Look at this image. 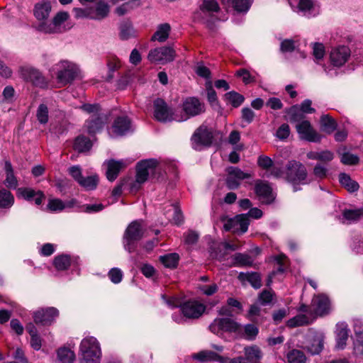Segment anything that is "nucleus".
I'll return each mask as SVG.
<instances>
[{
  "label": "nucleus",
  "instance_id": "42",
  "mask_svg": "<svg viewBox=\"0 0 363 363\" xmlns=\"http://www.w3.org/2000/svg\"><path fill=\"white\" fill-rule=\"evenodd\" d=\"M290 123H301L304 120L305 116L297 106H292L286 110Z\"/></svg>",
  "mask_w": 363,
  "mask_h": 363
},
{
  "label": "nucleus",
  "instance_id": "40",
  "mask_svg": "<svg viewBox=\"0 0 363 363\" xmlns=\"http://www.w3.org/2000/svg\"><path fill=\"white\" fill-rule=\"evenodd\" d=\"M179 256L177 253H170L160 256V260L167 268H176L178 265Z\"/></svg>",
  "mask_w": 363,
  "mask_h": 363
},
{
  "label": "nucleus",
  "instance_id": "21",
  "mask_svg": "<svg viewBox=\"0 0 363 363\" xmlns=\"http://www.w3.org/2000/svg\"><path fill=\"white\" fill-rule=\"evenodd\" d=\"M107 166L106 176L109 182H113L118 177L120 172L125 167L124 162L121 160H109L106 162Z\"/></svg>",
  "mask_w": 363,
  "mask_h": 363
},
{
  "label": "nucleus",
  "instance_id": "33",
  "mask_svg": "<svg viewBox=\"0 0 363 363\" xmlns=\"http://www.w3.org/2000/svg\"><path fill=\"white\" fill-rule=\"evenodd\" d=\"M313 322L312 319H310L305 314H298L290 319H289L286 322V325L289 328H296L303 325H308Z\"/></svg>",
  "mask_w": 363,
  "mask_h": 363
},
{
  "label": "nucleus",
  "instance_id": "56",
  "mask_svg": "<svg viewBox=\"0 0 363 363\" xmlns=\"http://www.w3.org/2000/svg\"><path fill=\"white\" fill-rule=\"evenodd\" d=\"M81 108L87 113L91 114V117H94L97 115L104 113L101 112L100 106L97 104H85L81 106Z\"/></svg>",
  "mask_w": 363,
  "mask_h": 363
},
{
  "label": "nucleus",
  "instance_id": "9",
  "mask_svg": "<svg viewBox=\"0 0 363 363\" xmlns=\"http://www.w3.org/2000/svg\"><path fill=\"white\" fill-rule=\"evenodd\" d=\"M18 72L23 80L29 82L36 86L45 87L47 85L45 78L43 76L42 73L33 67H21Z\"/></svg>",
  "mask_w": 363,
  "mask_h": 363
},
{
  "label": "nucleus",
  "instance_id": "7",
  "mask_svg": "<svg viewBox=\"0 0 363 363\" xmlns=\"http://www.w3.org/2000/svg\"><path fill=\"white\" fill-rule=\"evenodd\" d=\"M206 306L196 300H189L179 305L181 313L190 320L199 319L205 312Z\"/></svg>",
  "mask_w": 363,
  "mask_h": 363
},
{
  "label": "nucleus",
  "instance_id": "5",
  "mask_svg": "<svg viewBox=\"0 0 363 363\" xmlns=\"http://www.w3.org/2000/svg\"><path fill=\"white\" fill-rule=\"evenodd\" d=\"M58 82L66 85L71 83L77 77L78 68L74 63L67 60H62L54 66Z\"/></svg>",
  "mask_w": 363,
  "mask_h": 363
},
{
  "label": "nucleus",
  "instance_id": "14",
  "mask_svg": "<svg viewBox=\"0 0 363 363\" xmlns=\"http://www.w3.org/2000/svg\"><path fill=\"white\" fill-rule=\"evenodd\" d=\"M311 307L316 315L324 316L330 312V301L326 295L318 294L313 298Z\"/></svg>",
  "mask_w": 363,
  "mask_h": 363
},
{
  "label": "nucleus",
  "instance_id": "18",
  "mask_svg": "<svg viewBox=\"0 0 363 363\" xmlns=\"http://www.w3.org/2000/svg\"><path fill=\"white\" fill-rule=\"evenodd\" d=\"M113 133L117 136H123L131 130L130 120L125 116H118L112 125Z\"/></svg>",
  "mask_w": 363,
  "mask_h": 363
},
{
  "label": "nucleus",
  "instance_id": "11",
  "mask_svg": "<svg viewBox=\"0 0 363 363\" xmlns=\"http://www.w3.org/2000/svg\"><path fill=\"white\" fill-rule=\"evenodd\" d=\"M175 55V51L172 47L164 46L150 50L147 58L151 62L163 64L173 61Z\"/></svg>",
  "mask_w": 363,
  "mask_h": 363
},
{
  "label": "nucleus",
  "instance_id": "37",
  "mask_svg": "<svg viewBox=\"0 0 363 363\" xmlns=\"http://www.w3.org/2000/svg\"><path fill=\"white\" fill-rule=\"evenodd\" d=\"M53 265L58 271L67 270L71 265V257L67 255H58L55 257Z\"/></svg>",
  "mask_w": 363,
  "mask_h": 363
},
{
  "label": "nucleus",
  "instance_id": "4",
  "mask_svg": "<svg viewBox=\"0 0 363 363\" xmlns=\"http://www.w3.org/2000/svg\"><path fill=\"white\" fill-rule=\"evenodd\" d=\"M144 229L141 220H134L127 227L124 235L123 240L125 250L132 252L135 250L134 242L139 241L143 238Z\"/></svg>",
  "mask_w": 363,
  "mask_h": 363
},
{
  "label": "nucleus",
  "instance_id": "25",
  "mask_svg": "<svg viewBox=\"0 0 363 363\" xmlns=\"http://www.w3.org/2000/svg\"><path fill=\"white\" fill-rule=\"evenodd\" d=\"M141 5V0H129L117 6L114 12L118 16H123L139 8Z\"/></svg>",
  "mask_w": 363,
  "mask_h": 363
},
{
  "label": "nucleus",
  "instance_id": "48",
  "mask_svg": "<svg viewBox=\"0 0 363 363\" xmlns=\"http://www.w3.org/2000/svg\"><path fill=\"white\" fill-rule=\"evenodd\" d=\"M48 113L49 111L48 106L44 104H40L36 111V118L38 121L42 125L46 124L49 120Z\"/></svg>",
  "mask_w": 363,
  "mask_h": 363
},
{
  "label": "nucleus",
  "instance_id": "19",
  "mask_svg": "<svg viewBox=\"0 0 363 363\" xmlns=\"http://www.w3.org/2000/svg\"><path fill=\"white\" fill-rule=\"evenodd\" d=\"M194 359L199 362H218L228 363V357H223L211 350H202L192 355Z\"/></svg>",
  "mask_w": 363,
  "mask_h": 363
},
{
  "label": "nucleus",
  "instance_id": "28",
  "mask_svg": "<svg viewBox=\"0 0 363 363\" xmlns=\"http://www.w3.org/2000/svg\"><path fill=\"white\" fill-rule=\"evenodd\" d=\"M4 169L6 172V179L4 181V184L9 189H16V187L18 186V180L13 174L12 164L8 160L5 162Z\"/></svg>",
  "mask_w": 363,
  "mask_h": 363
},
{
  "label": "nucleus",
  "instance_id": "29",
  "mask_svg": "<svg viewBox=\"0 0 363 363\" xmlns=\"http://www.w3.org/2000/svg\"><path fill=\"white\" fill-rule=\"evenodd\" d=\"M92 143L89 138L84 135H79L74 140L73 148L78 152H85L90 150Z\"/></svg>",
  "mask_w": 363,
  "mask_h": 363
},
{
  "label": "nucleus",
  "instance_id": "22",
  "mask_svg": "<svg viewBox=\"0 0 363 363\" xmlns=\"http://www.w3.org/2000/svg\"><path fill=\"white\" fill-rule=\"evenodd\" d=\"M91 8V19L101 21L106 18L110 13V6L107 2L100 1L95 8Z\"/></svg>",
  "mask_w": 363,
  "mask_h": 363
},
{
  "label": "nucleus",
  "instance_id": "64",
  "mask_svg": "<svg viewBox=\"0 0 363 363\" xmlns=\"http://www.w3.org/2000/svg\"><path fill=\"white\" fill-rule=\"evenodd\" d=\"M108 275L111 281L114 284L120 283L123 278V272L118 268H112L108 272Z\"/></svg>",
  "mask_w": 363,
  "mask_h": 363
},
{
  "label": "nucleus",
  "instance_id": "20",
  "mask_svg": "<svg viewBox=\"0 0 363 363\" xmlns=\"http://www.w3.org/2000/svg\"><path fill=\"white\" fill-rule=\"evenodd\" d=\"M255 191L262 203L269 204L273 201L272 189L268 184L262 182H257Z\"/></svg>",
  "mask_w": 363,
  "mask_h": 363
},
{
  "label": "nucleus",
  "instance_id": "47",
  "mask_svg": "<svg viewBox=\"0 0 363 363\" xmlns=\"http://www.w3.org/2000/svg\"><path fill=\"white\" fill-rule=\"evenodd\" d=\"M275 294L272 290L264 289L258 296L257 303L267 306L272 303Z\"/></svg>",
  "mask_w": 363,
  "mask_h": 363
},
{
  "label": "nucleus",
  "instance_id": "57",
  "mask_svg": "<svg viewBox=\"0 0 363 363\" xmlns=\"http://www.w3.org/2000/svg\"><path fill=\"white\" fill-rule=\"evenodd\" d=\"M69 13L66 11L58 12L52 20L54 25L58 27L60 33L62 32L61 26L68 19Z\"/></svg>",
  "mask_w": 363,
  "mask_h": 363
},
{
  "label": "nucleus",
  "instance_id": "45",
  "mask_svg": "<svg viewBox=\"0 0 363 363\" xmlns=\"http://www.w3.org/2000/svg\"><path fill=\"white\" fill-rule=\"evenodd\" d=\"M99 183V177L96 174L87 177H82L79 184L87 190L95 189Z\"/></svg>",
  "mask_w": 363,
  "mask_h": 363
},
{
  "label": "nucleus",
  "instance_id": "60",
  "mask_svg": "<svg viewBox=\"0 0 363 363\" xmlns=\"http://www.w3.org/2000/svg\"><path fill=\"white\" fill-rule=\"evenodd\" d=\"M323 349V340L320 338L314 339L311 345L308 347L312 354H319Z\"/></svg>",
  "mask_w": 363,
  "mask_h": 363
},
{
  "label": "nucleus",
  "instance_id": "30",
  "mask_svg": "<svg viewBox=\"0 0 363 363\" xmlns=\"http://www.w3.org/2000/svg\"><path fill=\"white\" fill-rule=\"evenodd\" d=\"M170 30L171 27L169 23L159 25L156 32L152 36L151 40H157L160 43L164 42L169 35Z\"/></svg>",
  "mask_w": 363,
  "mask_h": 363
},
{
  "label": "nucleus",
  "instance_id": "16",
  "mask_svg": "<svg viewBox=\"0 0 363 363\" xmlns=\"http://www.w3.org/2000/svg\"><path fill=\"white\" fill-rule=\"evenodd\" d=\"M350 56V50L347 46H339L332 50L330 55L331 63L335 67L342 66Z\"/></svg>",
  "mask_w": 363,
  "mask_h": 363
},
{
  "label": "nucleus",
  "instance_id": "26",
  "mask_svg": "<svg viewBox=\"0 0 363 363\" xmlns=\"http://www.w3.org/2000/svg\"><path fill=\"white\" fill-rule=\"evenodd\" d=\"M238 279L241 281H248L255 289H259L262 286V279L258 272H240L238 275Z\"/></svg>",
  "mask_w": 363,
  "mask_h": 363
},
{
  "label": "nucleus",
  "instance_id": "10",
  "mask_svg": "<svg viewBox=\"0 0 363 363\" xmlns=\"http://www.w3.org/2000/svg\"><path fill=\"white\" fill-rule=\"evenodd\" d=\"M213 133L207 126L201 125L191 136V142L194 149L200 146L209 147L213 143Z\"/></svg>",
  "mask_w": 363,
  "mask_h": 363
},
{
  "label": "nucleus",
  "instance_id": "32",
  "mask_svg": "<svg viewBox=\"0 0 363 363\" xmlns=\"http://www.w3.org/2000/svg\"><path fill=\"white\" fill-rule=\"evenodd\" d=\"M320 122L321 129L328 134H331L337 126L335 120L328 114L323 115Z\"/></svg>",
  "mask_w": 363,
  "mask_h": 363
},
{
  "label": "nucleus",
  "instance_id": "54",
  "mask_svg": "<svg viewBox=\"0 0 363 363\" xmlns=\"http://www.w3.org/2000/svg\"><path fill=\"white\" fill-rule=\"evenodd\" d=\"M237 227L241 233H245L250 224L249 218L247 214H240L235 216Z\"/></svg>",
  "mask_w": 363,
  "mask_h": 363
},
{
  "label": "nucleus",
  "instance_id": "61",
  "mask_svg": "<svg viewBox=\"0 0 363 363\" xmlns=\"http://www.w3.org/2000/svg\"><path fill=\"white\" fill-rule=\"evenodd\" d=\"M199 290L206 296H212L216 294L218 289V285L213 283L210 285H199Z\"/></svg>",
  "mask_w": 363,
  "mask_h": 363
},
{
  "label": "nucleus",
  "instance_id": "1",
  "mask_svg": "<svg viewBox=\"0 0 363 363\" xmlns=\"http://www.w3.org/2000/svg\"><path fill=\"white\" fill-rule=\"evenodd\" d=\"M308 172L306 167L300 162L290 160L285 167V180L294 186V191L298 190L299 184H308Z\"/></svg>",
  "mask_w": 363,
  "mask_h": 363
},
{
  "label": "nucleus",
  "instance_id": "31",
  "mask_svg": "<svg viewBox=\"0 0 363 363\" xmlns=\"http://www.w3.org/2000/svg\"><path fill=\"white\" fill-rule=\"evenodd\" d=\"M233 265L238 267H252L254 259L247 254L235 253L232 257Z\"/></svg>",
  "mask_w": 363,
  "mask_h": 363
},
{
  "label": "nucleus",
  "instance_id": "38",
  "mask_svg": "<svg viewBox=\"0 0 363 363\" xmlns=\"http://www.w3.org/2000/svg\"><path fill=\"white\" fill-rule=\"evenodd\" d=\"M119 37L123 40H126L134 36V30L132 23L129 21H123L119 26Z\"/></svg>",
  "mask_w": 363,
  "mask_h": 363
},
{
  "label": "nucleus",
  "instance_id": "6",
  "mask_svg": "<svg viewBox=\"0 0 363 363\" xmlns=\"http://www.w3.org/2000/svg\"><path fill=\"white\" fill-rule=\"evenodd\" d=\"M209 330L216 335L220 332L241 334L242 327L230 318H217L209 325Z\"/></svg>",
  "mask_w": 363,
  "mask_h": 363
},
{
  "label": "nucleus",
  "instance_id": "50",
  "mask_svg": "<svg viewBox=\"0 0 363 363\" xmlns=\"http://www.w3.org/2000/svg\"><path fill=\"white\" fill-rule=\"evenodd\" d=\"M199 8L203 12H218L220 11V6L216 0H203Z\"/></svg>",
  "mask_w": 363,
  "mask_h": 363
},
{
  "label": "nucleus",
  "instance_id": "52",
  "mask_svg": "<svg viewBox=\"0 0 363 363\" xmlns=\"http://www.w3.org/2000/svg\"><path fill=\"white\" fill-rule=\"evenodd\" d=\"M226 172L228 173V175L232 177H233L240 181L251 177V175L250 174L245 173L242 172L240 169L235 167H228L226 169Z\"/></svg>",
  "mask_w": 363,
  "mask_h": 363
},
{
  "label": "nucleus",
  "instance_id": "58",
  "mask_svg": "<svg viewBox=\"0 0 363 363\" xmlns=\"http://www.w3.org/2000/svg\"><path fill=\"white\" fill-rule=\"evenodd\" d=\"M220 220L225 222L223 228L225 231H238V228L237 227L235 217L233 218H227L226 216H223L220 217Z\"/></svg>",
  "mask_w": 363,
  "mask_h": 363
},
{
  "label": "nucleus",
  "instance_id": "49",
  "mask_svg": "<svg viewBox=\"0 0 363 363\" xmlns=\"http://www.w3.org/2000/svg\"><path fill=\"white\" fill-rule=\"evenodd\" d=\"M312 174L315 179L323 180L328 177V169L325 164L317 163L313 167Z\"/></svg>",
  "mask_w": 363,
  "mask_h": 363
},
{
  "label": "nucleus",
  "instance_id": "39",
  "mask_svg": "<svg viewBox=\"0 0 363 363\" xmlns=\"http://www.w3.org/2000/svg\"><path fill=\"white\" fill-rule=\"evenodd\" d=\"M75 354L73 351L67 347H61L57 350V359L60 363H73Z\"/></svg>",
  "mask_w": 363,
  "mask_h": 363
},
{
  "label": "nucleus",
  "instance_id": "24",
  "mask_svg": "<svg viewBox=\"0 0 363 363\" xmlns=\"http://www.w3.org/2000/svg\"><path fill=\"white\" fill-rule=\"evenodd\" d=\"M306 157L309 160L320 161L321 162V164L325 165L334 159L335 154L328 150L320 152L310 151L307 152Z\"/></svg>",
  "mask_w": 363,
  "mask_h": 363
},
{
  "label": "nucleus",
  "instance_id": "44",
  "mask_svg": "<svg viewBox=\"0 0 363 363\" xmlns=\"http://www.w3.org/2000/svg\"><path fill=\"white\" fill-rule=\"evenodd\" d=\"M225 99L228 101L233 107L237 108L240 106L244 101V96L235 91H229L224 95Z\"/></svg>",
  "mask_w": 363,
  "mask_h": 363
},
{
  "label": "nucleus",
  "instance_id": "41",
  "mask_svg": "<svg viewBox=\"0 0 363 363\" xmlns=\"http://www.w3.org/2000/svg\"><path fill=\"white\" fill-rule=\"evenodd\" d=\"M223 3H230L238 12H247L252 2V0H222Z\"/></svg>",
  "mask_w": 363,
  "mask_h": 363
},
{
  "label": "nucleus",
  "instance_id": "27",
  "mask_svg": "<svg viewBox=\"0 0 363 363\" xmlns=\"http://www.w3.org/2000/svg\"><path fill=\"white\" fill-rule=\"evenodd\" d=\"M244 352L245 356V360L250 363H259L262 357L261 350L256 345L245 347Z\"/></svg>",
  "mask_w": 363,
  "mask_h": 363
},
{
  "label": "nucleus",
  "instance_id": "43",
  "mask_svg": "<svg viewBox=\"0 0 363 363\" xmlns=\"http://www.w3.org/2000/svg\"><path fill=\"white\" fill-rule=\"evenodd\" d=\"M287 363H306V357L303 352L298 350H292L287 355Z\"/></svg>",
  "mask_w": 363,
  "mask_h": 363
},
{
  "label": "nucleus",
  "instance_id": "63",
  "mask_svg": "<svg viewBox=\"0 0 363 363\" xmlns=\"http://www.w3.org/2000/svg\"><path fill=\"white\" fill-rule=\"evenodd\" d=\"M184 237L186 244L194 245L198 242L199 235L194 230H189L186 233H184Z\"/></svg>",
  "mask_w": 363,
  "mask_h": 363
},
{
  "label": "nucleus",
  "instance_id": "59",
  "mask_svg": "<svg viewBox=\"0 0 363 363\" xmlns=\"http://www.w3.org/2000/svg\"><path fill=\"white\" fill-rule=\"evenodd\" d=\"M291 133L290 127L287 123L281 124L276 132V137L281 140H284L289 136Z\"/></svg>",
  "mask_w": 363,
  "mask_h": 363
},
{
  "label": "nucleus",
  "instance_id": "13",
  "mask_svg": "<svg viewBox=\"0 0 363 363\" xmlns=\"http://www.w3.org/2000/svg\"><path fill=\"white\" fill-rule=\"evenodd\" d=\"M296 129L300 138L308 142L320 143L322 136L313 129L310 121H303L296 125Z\"/></svg>",
  "mask_w": 363,
  "mask_h": 363
},
{
  "label": "nucleus",
  "instance_id": "53",
  "mask_svg": "<svg viewBox=\"0 0 363 363\" xmlns=\"http://www.w3.org/2000/svg\"><path fill=\"white\" fill-rule=\"evenodd\" d=\"M347 338L348 329L346 327L339 328L337 333V347L343 349L346 345Z\"/></svg>",
  "mask_w": 363,
  "mask_h": 363
},
{
  "label": "nucleus",
  "instance_id": "34",
  "mask_svg": "<svg viewBox=\"0 0 363 363\" xmlns=\"http://www.w3.org/2000/svg\"><path fill=\"white\" fill-rule=\"evenodd\" d=\"M339 182L350 192L357 191L359 188V184L345 173L339 174Z\"/></svg>",
  "mask_w": 363,
  "mask_h": 363
},
{
  "label": "nucleus",
  "instance_id": "55",
  "mask_svg": "<svg viewBox=\"0 0 363 363\" xmlns=\"http://www.w3.org/2000/svg\"><path fill=\"white\" fill-rule=\"evenodd\" d=\"M235 76L242 77V82L245 84L253 83L256 81L255 77L252 76L247 69L244 68L238 69L235 73Z\"/></svg>",
  "mask_w": 363,
  "mask_h": 363
},
{
  "label": "nucleus",
  "instance_id": "8",
  "mask_svg": "<svg viewBox=\"0 0 363 363\" xmlns=\"http://www.w3.org/2000/svg\"><path fill=\"white\" fill-rule=\"evenodd\" d=\"M182 111L184 116H182L179 121H186L191 117L201 114L205 111V105L196 97H188L182 103Z\"/></svg>",
  "mask_w": 363,
  "mask_h": 363
},
{
  "label": "nucleus",
  "instance_id": "12",
  "mask_svg": "<svg viewBox=\"0 0 363 363\" xmlns=\"http://www.w3.org/2000/svg\"><path fill=\"white\" fill-rule=\"evenodd\" d=\"M154 117L162 123H166L176 120L174 118V113L167 103L162 99L157 98L154 101Z\"/></svg>",
  "mask_w": 363,
  "mask_h": 363
},
{
  "label": "nucleus",
  "instance_id": "51",
  "mask_svg": "<svg viewBox=\"0 0 363 363\" xmlns=\"http://www.w3.org/2000/svg\"><path fill=\"white\" fill-rule=\"evenodd\" d=\"M37 30L45 33H60L58 27H56L54 25L52 21L50 22H45L43 21V22L40 23L37 26Z\"/></svg>",
  "mask_w": 363,
  "mask_h": 363
},
{
  "label": "nucleus",
  "instance_id": "15",
  "mask_svg": "<svg viewBox=\"0 0 363 363\" xmlns=\"http://www.w3.org/2000/svg\"><path fill=\"white\" fill-rule=\"evenodd\" d=\"M58 311L53 307L40 309L34 313V321L42 325H50L58 315Z\"/></svg>",
  "mask_w": 363,
  "mask_h": 363
},
{
  "label": "nucleus",
  "instance_id": "35",
  "mask_svg": "<svg viewBox=\"0 0 363 363\" xmlns=\"http://www.w3.org/2000/svg\"><path fill=\"white\" fill-rule=\"evenodd\" d=\"M361 218V208L356 210H347L345 209L342 212V218H340V220L343 224H350L352 222L359 220Z\"/></svg>",
  "mask_w": 363,
  "mask_h": 363
},
{
  "label": "nucleus",
  "instance_id": "17",
  "mask_svg": "<svg viewBox=\"0 0 363 363\" xmlns=\"http://www.w3.org/2000/svg\"><path fill=\"white\" fill-rule=\"evenodd\" d=\"M106 121L107 117L104 113L90 117V118L86 121L84 128H86L89 134L94 135L103 128Z\"/></svg>",
  "mask_w": 363,
  "mask_h": 363
},
{
  "label": "nucleus",
  "instance_id": "23",
  "mask_svg": "<svg viewBox=\"0 0 363 363\" xmlns=\"http://www.w3.org/2000/svg\"><path fill=\"white\" fill-rule=\"evenodd\" d=\"M51 4L48 1L37 3L33 9V14L38 21H44L48 18L51 11Z\"/></svg>",
  "mask_w": 363,
  "mask_h": 363
},
{
  "label": "nucleus",
  "instance_id": "3",
  "mask_svg": "<svg viewBox=\"0 0 363 363\" xmlns=\"http://www.w3.org/2000/svg\"><path fill=\"white\" fill-rule=\"evenodd\" d=\"M157 165V161L154 159L143 160L136 165L135 181L130 184V191L136 193L141 185L145 183L150 173H152Z\"/></svg>",
  "mask_w": 363,
  "mask_h": 363
},
{
  "label": "nucleus",
  "instance_id": "46",
  "mask_svg": "<svg viewBox=\"0 0 363 363\" xmlns=\"http://www.w3.org/2000/svg\"><path fill=\"white\" fill-rule=\"evenodd\" d=\"M259 333L258 328L253 324H247L242 328V337L248 340H254Z\"/></svg>",
  "mask_w": 363,
  "mask_h": 363
},
{
  "label": "nucleus",
  "instance_id": "36",
  "mask_svg": "<svg viewBox=\"0 0 363 363\" xmlns=\"http://www.w3.org/2000/svg\"><path fill=\"white\" fill-rule=\"evenodd\" d=\"M14 203V196L7 189L0 190V208H10Z\"/></svg>",
  "mask_w": 363,
  "mask_h": 363
},
{
  "label": "nucleus",
  "instance_id": "62",
  "mask_svg": "<svg viewBox=\"0 0 363 363\" xmlns=\"http://www.w3.org/2000/svg\"><path fill=\"white\" fill-rule=\"evenodd\" d=\"M341 162L347 165H354L358 164L359 157L353 154L345 152L341 157Z\"/></svg>",
  "mask_w": 363,
  "mask_h": 363
},
{
  "label": "nucleus",
  "instance_id": "2",
  "mask_svg": "<svg viewBox=\"0 0 363 363\" xmlns=\"http://www.w3.org/2000/svg\"><path fill=\"white\" fill-rule=\"evenodd\" d=\"M81 363H100L101 351L99 343L94 337L84 338L80 344Z\"/></svg>",
  "mask_w": 363,
  "mask_h": 363
}]
</instances>
